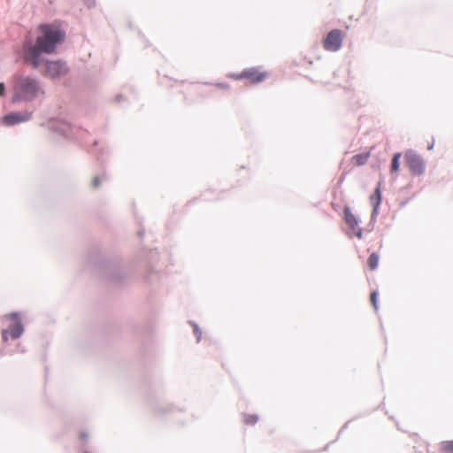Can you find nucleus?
I'll list each match as a JSON object with an SVG mask.
<instances>
[{
    "label": "nucleus",
    "mask_w": 453,
    "mask_h": 453,
    "mask_svg": "<svg viewBox=\"0 0 453 453\" xmlns=\"http://www.w3.org/2000/svg\"><path fill=\"white\" fill-rule=\"evenodd\" d=\"M40 35L37 36L35 44L27 42L24 45V59L38 67L41 63L42 53H53L58 43L63 41L65 33L55 25L44 24L39 27Z\"/></svg>",
    "instance_id": "obj_1"
},
{
    "label": "nucleus",
    "mask_w": 453,
    "mask_h": 453,
    "mask_svg": "<svg viewBox=\"0 0 453 453\" xmlns=\"http://www.w3.org/2000/svg\"><path fill=\"white\" fill-rule=\"evenodd\" d=\"M12 103L32 102L44 95L39 81L29 76H16L12 87Z\"/></svg>",
    "instance_id": "obj_2"
},
{
    "label": "nucleus",
    "mask_w": 453,
    "mask_h": 453,
    "mask_svg": "<svg viewBox=\"0 0 453 453\" xmlns=\"http://www.w3.org/2000/svg\"><path fill=\"white\" fill-rule=\"evenodd\" d=\"M345 34L340 29L330 31L323 42V47L328 51H337L341 49Z\"/></svg>",
    "instance_id": "obj_3"
},
{
    "label": "nucleus",
    "mask_w": 453,
    "mask_h": 453,
    "mask_svg": "<svg viewBox=\"0 0 453 453\" xmlns=\"http://www.w3.org/2000/svg\"><path fill=\"white\" fill-rule=\"evenodd\" d=\"M404 161L410 172L414 175H420L425 171V164L422 157L413 151L404 154Z\"/></svg>",
    "instance_id": "obj_4"
},
{
    "label": "nucleus",
    "mask_w": 453,
    "mask_h": 453,
    "mask_svg": "<svg viewBox=\"0 0 453 453\" xmlns=\"http://www.w3.org/2000/svg\"><path fill=\"white\" fill-rule=\"evenodd\" d=\"M344 220L345 223L348 225L349 228L351 230L354 235H356L357 238L361 239L363 235L362 229L358 226V219L352 213L349 207L344 208Z\"/></svg>",
    "instance_id": "obj_5"
},
{
    "label": "nucleus",
    "mask_w": 453,
    "mask_h": 453,
    "mask_svg": "<svg viewBox=\"0 0 453 453\" xmlns=\"http://www.w3.org/2000/svg\"><path fill=\"white\" fill-rule=\"evenodd\" d=\"M267 73L261 71L259 68L252 67L242 71V76L251 84L262 82L267 77Z\"/></svg>",
    "instance_id": "obj_6"
},
{
    "label": "nucleus",
    "mask_w": 453,
    "mask_h": 453,
    "mask_svg": "<svg viewBox=\"0 0 453 453\" xmlns=\"http://www.w3.org/2000/svg\"><path fill=\"white\" fill-rule=\"evenodd\" d=\"M31 118V113L11 112L2 118V124L4 126H13L21 122L27 121Z\"/></svg>",
    "instance_id": "obj_7"
},
{
    "label": "nucleus",
    "mask_w": 453,
    "mask_h": 453,
    "mask_svg": "<svg viewBox=\"0 0 453 453\" xmlns=\"http://www.w3.org/2000/svg\"><path fill=\"white\" fill-rule=\"evenodd\" d=\"M23 332V327L20 322H14L13 324L10 325L8 328L3 330V338L4 341H7L8 339H17L19 338Z\"/></svg>",
    "instance_id": "obj_8"
},
{
    "label": "nucleus",
    "mask_w": 453,
    "mask_h": 453,
    "mask_svg": "<svg viewBox=\"0 0 453 453\" xmlns=\"http://www.w3.org/2000/svg\"><path fill=\"white\" fill-rule=\"evenodd\" d=\"M46 72L50 77L56 78L65 74L66 73V67L64 63L59 61L49 62L47 64Z\"/></svg>",
    "instance_id": "obj_9"
},
{
    "label": "nucleus",
    "mask_w": 453,
    "mask_h": 453,
    "mask_svg": "<svg viewBox=\"0 0 453 453\" xmlns=\"http://www.w3.org/2000/svg\"><path fill=\"white\" fill-rule=\"evenodd\" d=\"M381 202V192H380V183L378 184L374 193L370 196V203L373 207V214L377 213V210Z\"/></svg>",
    "instance_id": "obj_10"
},
{
    "label": "nucleus",
    "mask_w": 453,
    "mask_h": 453,
    "mask_svg": "<svg viewBox=\"0 0 453 453\" xmlns=\"http://www.w3.org/2000/svg\"><path fill=\"white\" fill-rule=\"evenodd\" d=\"M369 157H370V153H362V154H357V155H355L354 157H352L351 161H352L353 165H355L357 166H360V165H365L367 162Z\"/></svg>",
    "instance_id": "obj_11"
},
{
    "label": "nucleus",
    "mask_w": 453,
    "mask_h": 453,
    "mask_svg": "<svg viewBox=\"0 0 453 453\" xmlns=\"http://www.w3.org/2000/svg\"><path fill=\"white\" fill-rule=\"evenodd\" d=\"M380 257L377 253H372L368 257V266L370 270L373 271L378 267Z\"/></svg>",
    "instance_id": "obj_12"
},
{
    "label": "nucleus",
    "mask_w": 453,
    "mask_h": 453,
    "mask_svg": "<svg viewBox=\"0 0 453 453\" xmlns=\"http://www.w3.org/2000/svg\"><path fill=\"white\" fill-rule=\"evenodd\" d=\"M400 157H401V154L400 153H396L394 155L393 157V159H392V165H391V172L392 173H395L399 170V166H400Z\"/></svg>",
    "instance_id": "obj_13"
},
{
    "label": "nucleus",
    "mask_w": 453,
    "mask_h": 453,
    "mask_svg": "<svg viewBox=\"0 0 453 453\" xmlns=\"http://www.w3.org/2000/svg\"><path fill=\"white\" fill-rule=\"evenodd\" d=\"M243 418L244 423L247 425H254L258 420V417L255 414H245Z\"/></svg>",
    "instance_id": "obj_14"
},
{
    "label": "nucleus",
    "mask_w": 453,
    "mask_h": 453,
    "mask_svg": "<svg viewBox=\"0 0 453 453\" xmlns=\"http://www.w3.org/2000/svg\"><path fill=\"white\" fill-rule=\"evenodd\" d=\"M441 449L445 453H453V441H448L441 443Z\"/></svg>",
    "instance_id": "obj_15"
},
{
    "label": "nucleus",
    "mask_w": 453,
    "mask_h": 453,
    "mask_svg": "<svg viewBox=\"0 0 453 453\" xmlns=\"http://www.w3.org/2000/svg\"><path fill=\"white\" fill-rule=\"evenodd\" d=\"M370 300H371V303H372L374 310L377 311L378 310V302H377V292L376 291H373L371 294Z\"/></svg>",
    "instance_id": "obj_16"
},
{
    "label": "nucleus",
    "mask_w": 453,
    "mask_h": 453,
    "mask_svg": "<svg viewBox=\"0 0 453 453\" xmlns=\"http://www.w3.org/2000/svg\"><path fill=\"white\" fill-rule=\"evenodd\" d=\"M229 77L231 79H234V80H241V79H244V76H242V72L240 73H232V74H229Z\"/></svg>",
    "instance_id": "obj_17"
},
{
    "label": "nucleus",
    "mask_w": 453,
    "mask_h": 453,
    "mask_svg": "<svg viewBox=\"0 0 453 453\" xmlns=\"http://www.w3.org/2000/svg\"><path fill=\"white\" fill-rule=\"evenodd\" d=\"M5 94V86L4 83L0 82V96H4Z\"/></svg>",
    "instance_id": "obj_18"
},
{
    "label": "nucleus",
    "mask_w": 453,
    "mask_h": 453,
    "mask_svg": "<svg viewBox=\"0 0 453 453\" xmlns=\"http://www.w3.org/2000/svg\"><path fill=\"white\" fill-rule=\"evenodd\" d=\"M214 86L219 88H228V85L224 83H216Z\"/></svg>",
    "instance_id": "obj_19"
},
{
    "label": "nucleus",
    "mask_w": 453,
    "mask_h": 453,
    "mask_svg": "<svg viewBox=\"0 0 453 453\" xmlns=\"http://www.w3.org/2000/svg\"><path fill=\"white\" fill-rule=\"evenodd\" d=\"M99 182H100V180H99L98 177H95L93 179V185H94V187H96V188L98 187L99 186Z\"/></svg>",
    "instance_id": "obj_20"
}]
</instances>
